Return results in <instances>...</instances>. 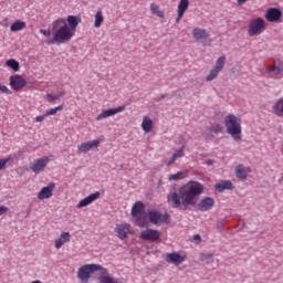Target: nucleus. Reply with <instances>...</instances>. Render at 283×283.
<instances>
[{
	"instance_id": "f257e3e1",
	"label": "nucleus",
	"mask_w": 283,
	"mask_h": 283,
	"mask_svg": "<svg viewBox=\"0 0 283 283\" xmlns=\"http://www.w3.org/2000/svg\"><path fill=\"white\" fill-rule=\"evenodd\" d=\"M205 190V186L198 181H190L178 192L172 191L167 196V202L172 209L189 210V207L198 205V198Z\"/></svg>"
},
{
	"instance_id": "f03ea898",
	"label": "nucleus",
	"mask_w": 283,
	"mask_h": 283,
	"mask_svg": "<svg viewBox=\"0 0 283 283\" xmlns=\"http://www.w3.org/2000/svg\"><path fill=\"white\" fill-rule=\"evenodd\" d=\"M53 38L46 40V45H62L63 43H70L72 39H74V34L72 30L67 28V22L65 18H59L53 23Z\"/></svg>"
},
{
	"instance_id": "7ed1b4c3",
	"label": "nucleus",
	"mask_w": 283,
	"mask_h": 283,
	"mask_svg": "<svg viewBox=\"0 0 283 283\" xmlns=\"http://www.w3.org/2000/svg\"><path fill=\"white\" fill-rule=\"evenodd\" d=\"M224 126L227 134L235 140V143L242 142V125L240 124V118L233 114H229L224 118Z\"/></svg>"
},
{
	"instance_id": "20e7f679",
	"label": "nucleus",
	"mask_w": 283,
	"mask_h": 283,
	"mask_svg": "<svg viewBox=\"0 0 283 283\" xmlns=\"http://www.w3.org/2000/svg\"><path fill=\"white\" fill-rule=\"evenodd\" d=\"M96 271H103V265L101 264H85L80 266L77 271V277L81 280V282L87 283L90 282V277L92 273H96Z\"/></svg>"
},
{
	"instance_id": "39448f33",
	"label": "nucleus",
	"mask_w": 283,
	"mask_h": 283,
	"mask_svg": "<svg viewBox=\"0 0 283 283\" xmlns=\"http://www.w3.org/2000/svg\"><path fill=\"white\" fill-rule=\"evenodd\" d=\"M264 30H266V25L262 18L252 19L248 25L249 36H260Z\"/></svg>"
},
{
	"instance_id": "423d86ee",
	"label": "nucleus",
	"mask_w": 283,
	"mask_h": 283,
	"mask_svg": "<svg viewBox=\"0 0 283 283\" xmlns=\"http://www.w3.org/2000/svg\"><path fill=\"white\" fill-rule=\"evenodd\" d=\"M192 36H193L195 41H197V43H200V41H202L203 46L211 45V40H209L207 42V39H209L210 34L205 29L195 28L192 30Z\"/></svg>"
},
{
	"instance_id": "0eeeda50",
	"label": "nucleus",
	"mask_w": 283,
	"mask_h": 283,
	"mask_svg": "<svg viewBox=\"0 0 283 283\" xmlns=\"http://www.w3.org/2000/svg\"><path fill=\"white\" fill-rule=\"evenodd\" d=\"M52 160L49 156H43L42 158H39L34 160L30 165V170L33 171V174H41L48 167V164Z\"/></svg>"
},
{
	"instance_id": "6e6552de",
	"label": "nucleus",
	"mask_w": 283,
	"mask_h": 283,
	"mask_svg": "<svg viewBox=\"0 0 283 283\" xmlns=\"http://www.w3.org/2000/svg\"><path fill=\"white\" fill-rule=\"evenodd\" d=\"M9 85L11 90H14L15 92H20V90H23V87L28 85V82L21 75H12L9 78Z\"/></svg>"
},
{
	"instance_id": "1a4fd4ad",
	"label": "nucleus",
	"mask_w": 283,
	"mask_h": 283,
	"mask_svg": "<svg viewBox=\"0 0 283 283\" xmlns=\"http://www.w3.org/2000/svg\"><path fill=\"white\" fill-rule=\"evenodd\" d=\"M270 78H274L275 81H280L283 77V63L273 64L266 70Z\"/></svg>"
},
{
	"instance_id": "9d476101",
	"label": "nucleus",
	"mask_w": 283,
	"mask_h": 283,
	"mask_svg": "<svg viewBox=\"0 0 283 283\" xmlns=\"http://www.w3.org/2000/svg\"><path fill=\"white\" fill-rule=\"evenodd\" d=\"M98 147H101V140L94 139V140H91V142L82 143L78 146L77 151L80 154H87V151H92V149H98Z\"/></svg>"
},
{
	"instance_id": "9b49d317",
	"label": "nucleus",
	"mask_w": 283,
	"mask_h": 283,
	"mask_svg": "<svg viewBox=\"0 0 283 283\" xmlns=\"http://www.w3.org/2000/svg\"><path fill=\"white\" fill-rule=\"evenodd\" d=\"M140 238L142 240H147L148 242H158V240H160V231L146 229L142 231Z\"/></svg>"
},
{
	"instance_id": "f8f14e48",
	"label": "nucleus",
	"mask_w": 283,
	"mask_h": 283,
	"mask_svg": "<svg viewBox=\"0 0 283 283\" xmlns=\"http://www.w3.org/2000/svg\"><path fill=\"white\" fill-rule=\"evenodd\" d=\"M130 229L132 224L129 223H116L115 233L119 240H126Z\"/></svg>"
},
{
	"instance_id": "ddd939ff",
	"label": "nucleus",
	"mask_w": 283,
	"mask_h": 283,
	"mask_svg": "<svg viewBox=\"0 0 283 283\" xmlns=\"http://www.w3.org/2000/svg\"><path fill=\"white\" fill-rule=\"evenodd\" d=\"M120 112H125V105L102 111V113L96 116V120H103L105 118H109V116H116V114H120Z\"/></svg>"
},
{
	"instance_id": "4468645a",
	"label": "nucleus",
	"mask_w": 283,
	"mask_h": 283,
	"mask_svg": "<svg viewBox=\"0 0 283 283\" xmlns=\"http://www.w3.org/2000/svg\"><path fill=\"white\" fill-rule=\"evenodd\" d=\"M54 187H56V184H54V182H50L46 187H43L38 193V199L39 200H48V199L52 198Z\"/></svg>"
},
{
	"instance_id": "2eb2a0df",
	"label": "nucleus",
	"mask_w": 283,
	"mask_h": 283,
	"mask_svg": "<svg viewBox=\"0 0 283 283\" xmlns=\"http://www.w3.org/2000/svg\"><path fill=\"white\" fill-rule=\"evenodd\" d=\"M214 205H216V200L213 198L206 197L199 201V203L197 205V209L199 211H211Z\"/></svg>"
},
{
	"instance_id": "dca6fc26",
	"label": "nucleus",
	"mask_w": 283,
	"mask_h": 283,
	"mask_svg": "<svg viewBox=\"0 0 283 283\" xmlns=\"http://www.w3.org/2000/svg\"><path fill=\"white\" fill-rule=\"evenodd\" d=\"M98 283H120L118 280L109 275V270L102 268V271L97 274Z\"/></svg>"
},
{
	"instance_id": "f3484780",
	"label": "nucleus",
	"mask_w": 283,
	"mask_h": 283,
	"mask_svg": "<svg viewBox=\"0 0 283 283\" xmlns=\"http://www.w3.org/2000/svg\"><path fill=\"white\" fill-rule=\"evenodd\" d=\"M166 262L168 264H176V266H180L185 262V256L180 255L178 252L167 253Z\"/></svg>"
},
{
	"instance_id": "a211bd4d",
	"label": "nucleus",
	"mask_w": 283,
	"mask_h": 283,
	"mask_svg": "<svg viewBox=\"0 0 283 283\" xmlns=\"http://www.w3.org/2000/svg\"><path fill=\"white\" fill-rule=\"evenodd\" d=\"M265 19L271 23H275V21H280V19H282V11L276 8H270L265 13Z\"/></svg>"
},
{
	"instance_id": "6ab92c4d",
	"label": "nucleus",
	"mask_w": 283,
	"mask_h": 283,
	"mask_svg": "<svg viewBox=\"0 0 283 283\" xmlns=\"http://www.w3.org/2000/svg\"><path fill=\"white\" fill-rule=\"evenodd\" d=\"M98 198H101V192L96 191L94 193H91L90 196L82 199L77 203L76 208L77 209H83V207H87V206L92 205V202H94L95 200H98Z\"/></svg>"
},
{
	"instance_id": "aec40b11",
	"label": "nucleus",
	"mask_w": 283,
	"mask_h": 283,
	"mask_svg": "<svg viewBox=\"0 0 283 283\" xmlns=\"http://www.w3.org/2000/svg\"><path fill=\"white\" fill-rule=\"evenodd\" d=\"M65 21L69 23L67 29L72 30L75 34L76 28H78V23H81V15H69Z\"/></svg>"
},
{
	"instance_id": "412c9836",
	"label": "nucleus",
	"mask_w": 283,
	"mask_h": 283,
	"mask_svg": "<svg viewBox=\"0 0 283 283\" xmlns=\"http://www.w3.org/2000/svg\"><path fill=\"white\" fill-rule=\"evenodd\" d=\"M272 112L275 114V116H279V118H283V96L280 97L273 105H272Z\"/></svg>"
},
{
	"instance_id": "4be33fe9",
	"label": "nucleus",
	"mask_w": 283,
	"mask_h": 283,
	"mask_svg": "<svg viewBox=\"0 0 283 283\" xmlns=\"http://www.w3.org/2000/svg\"><path fill=\"white\" fill-rule=\"evenodd\" d=\"M235 177L239 180H247L249 178V172H247V168H244V165L240 164L235 167Z\"/></svg>"
},
{
	"instance_id": "5701e85b",
	"label": "nucleus",
	"mask_w": 283,
	"mask_h": 283,
	"mask_svg": "<svg viewBox=\"0 0 283 283\" xmlns=\"http://www.w3.org/2000/svg\"><path fill=\"white\" fill-rule=\"evenodd\" d=\"M142 129L146 133L149 134L151 129H154V120L149 118V116H144L143 122H142Z\"/></svg>"
},
{
	"instance_id": "b1692460",
	"label": "nucleus",
	"mask_w": 283,
	"mask_h": 283,
	"mask_svg": "<svg viewBox=\"0 0 283 283\" xmlns=\"http://www.w3.org/2000/svg\"><path fill=\"white\" fill-rule=\"evenodd\" d=\"M214 189L219 193H222V191H227V189L228 190L233 189V184L231 181H229V180L221 181V182L216 185Z\"/></svg>"
},
{
	"instance_id": "393cba45",
	"label": "nucleus",
	"mask_w": 283,
	"mask_h": 283,
	"mask_svg": "<svg viewBox=\"0 0 283 283\" xmlns=\"http://www.w3.org/2000/svg\"><path fill=\"white\" fill-rule=\"evenodd\" d=\"M143 209H145V203L143 201H136L132 207V216L136 218L143 213Z\"/></svg>"
},
{
	"instance_id": "a878e982",
	"label": "nucleus",
	"mask_w": 283,
	"mask_h": 283,
	"mask_svg": "<svg viewBox=\"0 0 283 283\" xmlns=\"http://www.w3.org/2000/svg\"><path fill=\"white\" fill-rule=\"evenodd\" d=\"M70 232H62L60 238L55 240V249H61L65 242H70Z\"/></svg>"
},
{
	"instance_id": "bb28decb",
	"label": "nucleus",
	"mask_w": 283,
	"mask_h": 283,
	"mask_svg": "<svg viewBox=\"0 0 283 283\" xmlns=\"http://www.w3.org/2000/svg\"><path fill=\"white\" fill-rule=\"evenodd\" d=\"M223 130H224V127L222 125L213 124L209 128V136H210V138H216V136H218V134H222Z\"/></svg>"
},
{
	"instance_id": "cd10ccee",
	"label": "nucleus",
	"mask_w": 283,
	"mask_h": 283,
	"mask_svg": "<svg viewBox=\"0 0 283 283\" xmlns=\"http://www.w3.org/2000/svg\"><path fill=\"white\" fill-rule=\"evenodd\" d=\"M148 220L153 224H158V222L161 220V213L158 210H150L148 211Z\"/></svg>"
},
{
	"instance_id": "c85d7f7f",
	"label": "nucleus",
	"mask_w": 283,
	"mask_h": 283,
	"mask_svg": "<svg viewBox=\"0 0 283 283\" xmlns=\"http://www.w3.org/2000/svg\"><path fill=\"white\" fill-rule=\"evenodd\" d=\"M185 156V147H181L180 149L176 150L172 157L168 161V167H171L178 158H182Z\"/></svg>"
},
{
	"instance_id": "c756f323",
	"label": "nucleus",
	"mask_w": 283,
	"mask_h": 283,
	"mask_svg": "<svg viewBox=\"0 0 283 283\" xmlns=\"http://www.w3.org/2000/svg\"><path fill=\"white\" fill-rule=\"evenodd\" d=\"M21 30H25V22L21 20H17L10 27L11 32H21Z\"/></svg>"
},
{
	"instance_id": "7c9ffc66",
	"label": "nucleus",
	"mask_w": 283,
	"mask_h": 283,
	"mask_svg": "<svg viewBox=\"0 0 283 283\" xmlns=\"http://www.w3.org/2000/svg\"><path fill=\"white\" fill-rule=\"evenodd\" d=\"M224 65H227V56L221 55L216 61V64H214L213 69L219 71V72H222V70H224Z\"/></svg>"
},
{
	"instance_id": "2f4dec72",
	"label": "nucleus",
	"mask_w": 283,
	"mask_h": 283,
	"mask_svg": "<svg viewBox=\"0 0 283 283\" xmlns=\"http://www.w3.org/2000/svg\"><path fill=\"white\" fill-rule=\"evenodd\" d=\"M150 12L155 14L156 17H159V19H165V12L160 10V7L156 3L150 4Z\"/></svg>"
},
{
	"instance_id": "473e14b6",
	"label": "nucleus",
	"mask_w": 283,
	"mask_h": 283,
	"mask_svg": "<svg viewBox=\"0 0 283 283\" xmlns=\"http://www.w3.org/2000/svg\"><path fill=\"white\" fill-rule=\"evenodd\" d=\"M187 178V171H178L177 174L169 175L168 180L178 181V180H185Z\"/></svg>"
},
{
	"instance_id": "72a5a7b5",
	"label": "nucleus",
	"mask_w": 283,
	"mask_h": 283,
	"mask_svg": "<svg viewBox=\"0 0 283 283\" xmlns=\"http://www.w3.org/2000/svg\"><path fill=\"white\" fill-rule=\"evenodd\" d=\"M177 8V12H179L180 14H185V12L189 10V0H180Z\"/></svg>"
},
{
	"instance_id": "f704fd0d",
	"label": "nucleus",
	"mask_w": 283,
	"mask_h": 283,
	"mask_svg": "<svg viewBox=\"0 0 283 283\" xmlns=\"http://www.w3.org/2000/svg\"><path fill=\"white\" fill-rule=\"evenodd\" d=\"M199 259H200L201 262H206L207 264H211V262H213V253L201 252L199 254Z\"/></svg>"
},
{
	"instance_id": "c9c22d12",
	"label": "nucleus",
	"mask_w": 283,
	"mask_h": 283,
	"mask_svg": "<svg viewBox=\"0 0 283 283\" xmlns=\"http://www.w3.org/2000/svg\"><path fill=\"white\" fill-rule=\"evenodd\" d=\"M105 21V19L103 18V12L101 10H98L95 13V22H94V28H101V25H103V22Z\"/></svg>"
},
{
	"instance_id": "e433bc0d",
	"label": "nucleus",
	"mask_w": 283,
	"mask_h": 283,
	"mask_svg": "<svg viewBox=\"0 0 283 283\" xmlns=\"http://www.w3.org/2000/svg\"><path fill=\"white\" fill-rule=\"evenodd\" d=\"M6 66L10 67L13 72H19L20 66H19V62L14 59H10L6 62Z\"/></svg>"
},
{
	"instance_id": "4c0bfd02",
	"label": "nucleus",
	"mask_w": 283,
	"mask_h": 283,
	"mask_svg": "<svg viewBox=\"0 0 283 283\" xmlns=\"http://www.w3.org/2000/svg\"><path fill=\"white\" fill-rule=\"evenodd\" d=\"M218 74H220V71H218L217 69L210 70V72L206 76L207 83H211V81H216V78H218Z\"/></svg>"
},
{
	"instance_id": "58836bf2",
	"label": "nucleus",
	"mask_w": 283,
	"mask_h": 283,
	"mask_svg": "<svg viewBox=\"0 0 283 283\" xmlns=\"http://www.w3.org/2000/svg\"><path fill=\"white\" fill-rule=\"evenodd\" d=\"M136 226H137V227H142V228L147 227V216H145V214H138V216L136 217Z\"/></svg>"
},
{
	"instance_id": "ea45409f",
	"label": "nucleus",
	"mask_w": 283,
	"mask_h": 283,
	"mask_svg": "<svg viewBox=\"0 0 283 283\" xmlns=\"http://www.w3.org/2000/svg\"><path fill=\"white\" fill-rule=\"evenodd\" d=\"M63 109V105L53 107L44 113V116H54L56 115V112H61Z\"/></svg>"
},
{
	"instance_id": "a19ab883",
	"label": "nucleus",
	"mask_w": 283,
	"mask_h": 283,
	"mask_svg": "<svg viewBox=\"0 0 283 283\" xmlns=\"http://www.w3.org/2000/svg\"><path fill=\"white\" fill-rule=\"evenodd\" d=\"M46 101H49V103H54V101H59V96L54 95L52 93H48L46 94Z\"/></svg>"
},
{
	"instance_id": "79ce46f5",
	"label": "nucleus",
	"mask_w": 283,
	"mask_h": 283,
	"mask_svg": "<svg viewBox=\"0 0 283 283\" xmlns=\"http://www.w3.org/2000/svg\"><path fill=\"white\" fill-rule=\"evenodd\" d=\"M170 220L171 217L169 216V213L166 212L164 216L161 214V219L159 222H165L166 224H169Z\"/></svg>"
},
{
	"instance_id": "37998d69",
	"label": "nucleus",
	"mask_w": 283,
	"mask_h": 283,
	"mask_svg": "<svg viewBox=\"0 0 283 283\" xmlns=\"http://www.w3.org/2000/svg\"><path fill=\"white\" fill-rule=\"evenodd\" d=\"M0 92H2V94H12V91H10V88H8V86H6L1 83H0Z\"/></svg>"
},
{
	"instance_id": "c03bdc74",
	"label": "nucleus",
	"mask_w": 283,
	"mask_h": 283,
	"mask_svg": "<svg viewBox=\"0 0 283 283\" xmlns=\"http://www.w3.org/2000/svg\"><path fill=\"white\" fill-rule=\"evenodd\" d=\"M40 34H43V36H51L52 31L50 29H41Z\"/></svg>"
},
{
	"instance_id": "a18cd8bd",
	"label": "nucleus",
	"mask_w": 283,
	"mask_h": 283,
	"mask_svg": "<svg viewBox=\"0 0 283 283\" xmlns=\"http://www.w3.org/2000/svg\"><path fill=\"white\" fill-rule=\"evenodd\" d=\"M45 118H48V116H45V114L36 116L34 118L35 123H43L45 120Z\"/></svg>"
},
{
	"instance_id": "49530a36",
	"label": "nucleus",
	"mask_w": 283,
	"mask_h": 283,
	"mask_svg": "<svg viewBox=\"0 0 283 283\" xmlns=\"http://www.w3.org/2000/svg\"><path fill=\"white\" fill-rule=\"evenodd\" d=\"M9 161H10V158L0 159V171H1V169H3L6 167V165H8Z\"/></svg>"
},
{
	"instance_id": "de8ad7c7",
	"label": "nucleus",
	"mask_w": 283,
	"mask_h": 283,
	"mask_svg": "<svg viewBox=\"0 0 283 283\" xmlns=\"http://www.w3.org/2000/svg\"><path fill=\"white\" fill-rule=\"evenodd\" d=\"M217 229H223L224 228V221L220 220L216 223Z\"/></svg>"
},
{
	"instance_id": "09e8293b",
	"label": "nucleus",
	"mask_w": 283,
	"mask_h": 283,
	"mask_svg": "<svg viewBox=\"0 0 283 283\" xmlns=\"http://www.w3.org/2000/svg\"><path fill=\"white\" fill-rule=\"evenodd\" d=\"M192 240H195V242H198V243L202 242V238L200 237V234H195L192 237Z\"/></svg>"
},
{
	"instance_id": "8fccbe9b",
	"label": "nucleus",
	"mask_w": 283,
	"mask_h": 283,
	"mask_svg": "<svg viewBox=\"0 0 283 283\" xmlns=\"http://www.w3.org/2000/svg\"><path fill=\"white\" fill-rule=\"evenodd\" d=\"M164 98H167V94H161L159 96L156 97L157 103H160V101H163Z\"/></svg>"
},
{
	"instance_id": "3c124183",
	"label": "nucleus",
	"mask_w": 283,
	"mask_h": 283,
	"mask_svg": "<svg viewBox=\"0 0 283 283\" xmlns=\"http://www.w3.org/2000/svg\"><path fill=\"white\" fill-rule=\"evenodd\" d=\"M8 211V207L6 206H0V216H3Z\"/></svg>"
},
{
	"instance_id": "603ef678",
	"label": "nucleus",
	"mask_w": 283,
	"mask_h": 283,
	"mask_svg": "<svg viewBox=\"0 0 283 283\" xmlns=\"http://www.w3.org/2000/svg\"><path fill=\"white\" fill-rule=\"evenodd\" d=\"M182 17H185V13L178 12V15H177V19H176V23H180V20L182 19Z\"/></svg>"
},
{
	"instance_id": "864d4df0",
	"label": "nucleus",
	"mask_w": 283,
	"mask_h": 283,
	"mask_svg": "<svg viewBox=\"0 0 283 283\" xmlns=\"http://www.w3.org/2000/svg\"><path fill=\"white\" fill-rule=\"evenodd\" d=\"M213 163H214V161H213L212 159H208V160H207L208 167H211V166L213 165Z\"/></svg>"
},
{
	"instance_id": "5fc2aeb1",
	"label": "nucleus",
	"mask_w": 283,
	"mask_h": 283,
	"mask_svg": "<svg viewBox=\"0 0 283 283\" xmlns=\"http://www.w3.org/2000/svg\"><path fill=\"white\" fill-rule=\"evenodd\" d=\"M59 98H61V96H65V90L61 91L60 94H57Z\"/></svg>"
},
{
	"instance_id": "6e6d98bb",
	"label": "nucleus",
	"mask_w": 283,
	"mask_h": 283,
	"mask_svg": "<svg viewBox=\"0 0 283 283\" xmlns=\"http://www.w3.org/2000/svg\"><path fill=\"white\" fill-rule=\"evenodd\" d=\"M237 1H238L239 6L247 3V0H237Z\"/></svg>"
},
{
	"instance_id": "4d7b16f0",
	"label": "nucleus",
	"mask_w": 283,
	"mask_h": 283,
	"mask_svg": "<svg viewBox=\"0 0 283 283\" xmlns=\"http://www.w3.org/2000/svg\"><path fill=\"white\" fill-rule=\"evenodd\" d=\"M281 180L283 181V174H282Z\"/></svg>"
}]
</instances>
